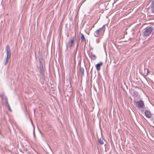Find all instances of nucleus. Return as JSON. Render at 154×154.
I'll use <instances>...</instances> for the list:
<instances>
[{
    "label": "nucleus",
    "instance_id": "obj_1",
    "mask_svg": "<svg viewBox=\"0 0 154 154\" xmlns=\"http://www.w3.org/2000/svg\"><path fill=\"white\" fill-rule=\"evenodd\" d=\"M75 37L73 36L69 38L68 41L66 43V46L67 49L69 48L71 49L74 47L75 45Z\"/></svg>",
    "mask_w": 154,
    "mask_h": 154
},
{
    "label": "nucleus",
    "instance_id": "obj_2",
    "mask_svg": "<svg viewBox=\"0 0 154 154\" xmlns=\"http://www.w3.org/2000/svg\"><path fill=\"white\" fill-rule=\"evenodd\" d=\"M5 50L6 52V57L5 59V63H4L5 65H7L8 63L9 60L11 58V55L10 48L9 45L6 46Z\"/></svg>",
    "mask_w": 154,
    "mask_h": 154
},
{
    "label": "nucleus",
    "instance_id": "obj_3",
    "mask_svg": "<svg viewBox=\"0 0 154 154\" xmlns=\"http://www.w3.org/2000/svg\"><path fill=\"white\" fill-rule=\"evenodd\" d=\"M153 30V28L152 27H147L143 30L142 35L144 37L149 36Z\"/></svg>",
    "mask_w": 154,
    "mask_h": 154
},
{
    "label": "nucleus",
    "instance_id": "obj_4",
    "mask_svg": "<svg viewBox=\"0 0 154 154\" xmlns=\"http://www.w3.org/2000/svg\"><path fill=\"white\" fill-rule=\"evenodd\" d=\"M106 25H103L102 27L97 29L94 32V36L98 37L100 34L103 33L105 30V26Z\"/></svg>",
    "mask_w": 154,
    "mask_h": 154
},
{
    "label": "nucleus",
    "instance_id": "obj_5",
    "mask_svg": "<svg viewBox=\"0 0 154 154\" xmlns=\"http://www.w3.org/2000/svg\"><path fill=\"white\" fill-rule=\"evenodd\" d=\"M134 102L136 106L138 108H142L144 105L143 101L142 100H140L138 101H136L134 100Z\"/></svg>",
    "mask_w": 154,
    "mask_h": 154
},
{
    "label": "nucleus",
    "instance_id": "obj_6",
    "mask_svg": "<svg viewBox=\"0 0 154 154\" xmlns=\"http://www.w3.org/2000/svg\"><path fill=\"white\" fill-rule=\"evenodd\" d=\"M145 115L146 116L149 118H151V112L150 111L146 110L145 112Z\"/></svg>",
    "mask_w": 154,
    "mask_h": 154
},
{
    "label": "nucleus",
    "instance_id": "obj_7",
    "mask_svg": "<svg viewBox=\"0 0 154 154\" xmlns=\"http://www.w3.org/2000/svg\"><path fill=\"white\" fill-rule=\"evenodd\" d=\"M39 72L42 75H43L44 74V72L43 70V65H40L39 66Z\"/></svg>",
    "mask_w": 154,
    "mask_h": 154
},
{
    "label": "nucleus",
    "instance_id": "obj_8",
    "mask_svg": "<svg viewBox=\"0 0 154 154\" xmlns=\"http://www.w3.org/2000/svg\"><path fill=\"white\" fill-rule=\"evenodd\" d=\"M150 8L152 13H154V0L152 1Z\"/></svg>",
    "mask_w": 154,
    "mask_h": 154
},
{
    "label": "nucleus",
    "instance_id": "obj_9",
    "mask_svg": "<svg viewBox=\"0 0 154 154\" xmlns=\"http://www.w3.org/2000/svg\"><path fill=\"white\" fill-rule=\"evenodd\" d=\"M103 63L102 62H100L96 65V68L98 71H99L100 69L101 66L102 65Z\"/></svg>",
    "mask_w": 154,
    "mask_h": 154
},
{
    "label": "nucleus",
    "instance_id": "obj_10",
    "mask_svg": "<svg viewBox=\"0 0 154 154\" xmlns=\"http://www.w3.org/2000/svg\"><path fill=\"white\" fill-rule=\"evenodd\" d=\"M39 61L40 63V65H43L44 62L43 58L41 55H40L38 57Z\"/></svg>",
    "mask_w": 154,
    "mask_h": 154
},
{
    "label": "nucleus",
    "instance_id": "obj_11",
    "mask_svg": "<svg viewBox=\"0 0 154 154\" xmlns=\"http://www.w3.org/2000/svg\"><path fill=\"white\" fill-rule=\"evenodd\" d=\"M78 43H77L76 48L75 51L73 52L72 56L73 57L74 59H75L76 55V54L78 50Z\"/></svg>",
    "mask_w": 154,
    "mask_h": 154
},
{
    "label": "nucleus",
    "instance_id": "obj_12",
    "mask_svg": "<svg viewBox=\"0 0 154 154\" xmlns=\"http://www.w3.org/2000/svg\"><path fill=\"white\" fill-rule=\"evenodd\" d=\"M1 97L2 99V100H4L5 99V98H7V97L4 94H1Z\"/></svg>",
    "mask_w": 154,
    "mask_h": 154
},
{
    "label": "nucleus",
    "instance_id": "obj_13",
    "mask_svg": "<svg viewBox=\"0 0 154 154\" xmlns=\"http://www.w3.org/2000/svg\"><path fill=\"white\" fill-rule=\"evenodd\" d=\"M80 71L82 73V75H84V69L83 68L80 67Z\"/></svg>",
    "mask_w": 154,
    "mask_h": 154
},
{
    "label": "nucleus",
    "instance_id": "obj_14",
    "mask_svg": "<svg viewBox=\"0 0 154 154\" xmlns=\"http://www.w3.org/2000/svg\"><path fill=\"white\" fill-rule=\"evenodd\" d=\"M5 104L6 106L7 107L9 105L8 100V98H5Z\"/></svg>",
    "mask_w": 154,
    "mask_h": 154
},
{
    "label": "nucleus",
    "instance_id": "obj_15",
    "mask_svg": "<svg viewBox=\"0 0 154 154\" xmlns=\"http://www.w3.org/2000/svg\"><path fill=\"white\" fill-rule=\"evenodd\" d=\"M99 143L100 145H103L104 143V142L103 141V139L100 138L99 140Z\"/></svg>",
    "mask_w": 154,
    "mask_h": 154
},
{
    "label": "nucleus",
    "instance_id": "obj_16",
    "mask_svg": "<svg viewBox=\"0 0 154 154\" xmlns=\"http://www.w3.org/2000/svg\"><path fill=\"white\" fill-rule=\"evenodd\" d=\"M138 95V93L136 91H134L133 92V95L134 97H137Z\"/></svg>",
    "mask_w": 154,
    "mask_h": 154
},
{
    "label": "nucleus",
    "instance_id": "obj_17",
    "mask_svg": "<svg viewBox=\"0 0 154 154\" xmlns=\"http://www.w3.org/2000/svg\"><path fill=\"white\" fill-rule=\"evenodd\" d=\"M81 39L82 41H85V39L84 37V35L82 34H81Z\"/></svg>",
    "mask_w": 154,
    "mask_h": 154
},
{
    "label": "nucleus",
    "instance_id": "obj_18",
    "mask_svg": "<svg viewBox=\"0 0 154 154\" xmlns=\"http://www.w3.org/2000/svg\"><path fill=\"white\" fill-rule=\"evenodd\" d=\"M7 107L8 108V109L9 110V111H10V112H11L12 111V110L11 109V108L10 107V105L7 106Z\"/></svg>",
    "mask_w": 154,
    "mask_h": 154
},
{
    "label": "nucleus",
    "instance_id": "obj_19",
    "mask_svg": "<svg viewBox=\"0 0 154 154\" xmlns=\"http://www.w3.org/2000/svg\"><path fill=\"white\" fill-rule=\"evenodd\" d=\"M93 57L94 58V60H96V59L97 57L95 54H94L93 55Z\"/></svg>",
    "mask_w": 154,
    "mask_h": 154
},
{
    "label": "nucleus",
    "instance_id": "obj_20",
    "mask_svg": "<svg viewBox=\"0 0 154 154\" xmlns=\"http://www.w3.org/2000/svg\"><path fill=\"white\" fill-rule=\"evenodd\" d=\"M97 43H98L99 42H100V41H99V40H98L97 41Z\"/></svg>",
    "mask_w": 154,
    "mask_h": 154
},
{
    "label": "nucleus",
    "instance_id": "obj_21",
    "mask_svg": "<svg viewBox=\"0 0 154 154\" xmlns=\"http://www.w3.org/2000/svg\"><path fill=\"white\" fill-rule=\"evenodd\" d=\"M1 95H0V97H1Z\"/></svg>",
    "mask_w": 154,
    "mask_h": 154
}]
</instances>
